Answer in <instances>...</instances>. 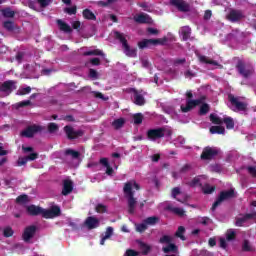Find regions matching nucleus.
Here are the masks:
<instances>
[{"mask_svg":"<svg viewBox=\"0 0 256 256\" xmlns=\"http://www.w3.org/2000/svg\"><path fill=\"white\" fill-rule=\"evenodd\" d=\"M134 21L136 23L145 24V23H150L151 18L147 14H139L134 17Z\"/></svg>","mask_w":256,"mask_h":256,"instance_id":"25","label":"nucleus"},{"mask_svg":"<svg viewBox=\"0 0 256 256\" xmlns=\"http://www.w3.org/2000/svg\"><path fill=\"white\" fill-rule=\"evenodd\" d=\"M137 255H139V253L133 249H128L124 254V256H137Z\"/></svg>","mask_w":256,"mask_h":256,"instance_id":"62","label":"nucleus"},{"mask_svg":"<svg viewBox=\"0 0 256 256\" xmlns=\"http://www.w3.org/2000/svg\"><path fill=\"white\" fill-rule=\"evenodd\" d=\"M100 224L101 222L98 218H95V216L87 217L84 222L85 227H87V229L89 230L97 229V227H99Z\"/></svg>","mask_w":256,"mask_h":256,"instance_id":"16","label":"nucleus"},{"mask_svg":"<svg viewBox=\"0 0 256 256\" xmlns=\"http://www.w3.org/2000/svg\"><path fill=\"white\" fill-rule=\"evenodd\" d=\"M146 135L149 141H157V139H163L165 135H171V130H167V128L165 127H159V128L149 129Z\"/></svg>","mask_w":256,"mask_h":256,"instance_id":"3","label":"nucleus"},{"mask_svg":"<svg viewBox=\"0 0 256 256\" xmlns=\"http://www.w3.org/2000/svg\"><path fill=\"white\" fill-rule=\"evenodd\" d=\"M144 223L146 225H157L159 223V217L157 216H150L144 219Z\"/></svg>","mask_w":256,"mask_h":256,"instance_id":"36","label":"nucleus"},{"mask_svg":"<svg viewBox=\"0 0 256 256\" xmlns=\"http://www.w3.org/2000/svg\"><path fill=\"white\" fill-rule=\"evenodd\" d=\"M27 161H29L27 157L19 158L17 161L18 167H23V165H27Z\"/></svg>","mask_w":256,"mask_h":256,"instance_id":"56","label":"nucleus"},{"mask_svg":"<svg viewBox=\"0 0 256 256\" xmlns=\"http://www.w3.org/2000/svg\"><path fill=\"white\" fill-rule=\"evenodd\" d=\"M233 197H235V190L230 189L226 191H221L218 198L211 207L212 211H215V209H217L223 201H228V199H233Z\"/></svg>","mask_w":256,"mask_h":256,"instance_id":"5","label":"nucleus"},{"mask_svg":"<svg viewBox=\"0 0 256 256\" xmlns=\"http://www.w3.org/2000/svg\"><path fill=\"white\" fill-rule=\"evenodd\" d=\"M211 108L209 107V104L207 103H203L201 106H200V109H199V115H207L209 113V110Z\"/></svg>","mask_w":256,"mask_h":256,"instance_id":"40","label":"nucleus"},{"mask_svg":"<svg viewBox=\"0 0 256 256\" xmlns=\"http://www.w3.org/2000/svg\"><path fill=\"white\" fill-rule=\"evenodd\" d=\"M39 154L38 153H31L30 155L26 156V159H28V161H35V159H38Z\"/></svg>","mask_w":256,"mask_h":256,"instance_id":"61","label":"nucleus"},{"mask_svg":"<svg viewBox=\"0 0 256 256\" xmlns=\"http://www.w3.org/2000/svg\"><path fill=\"white\" fill-rule=\"evenodd\" d=\"M82 15L84 19H87L88 21H97V16H95V13L88 8L83 10Z\"/></svg>","mask_w":256,"mask_h":256,"instance_id":"26","label":"nucleus"},{"mask_svg":"<svg viewBox=\"0 0 256 256\" xmlns=\"http://www.w3.org/2000/svg\"><path fill=\"white\" fill-rule=\"evenodd\" d=\"M35 233H37V226L31 225L27 226L24 229V232L22 234V239L25 243H30L31 240L35 237Z\"/></svg>","mask_w":256,"mask_h":256,"instance_id":"12","label":"nucleus"},{"mask_svg":"<svg viewBox=\"0 0 256 256\" xmlns=\"http://www.w3.org/2000/svg\"><path fill=\"white\" fill-rule=\"evenodd\" d=\"M29 201V196L27 194L20 195L16 198V203H27Z\"/></svg>","mask_w":256,"mask_h":256,"instance_id":"48","label":"nucleus"},{"mask_svg":"<svg viewBox=\"0 0 256 256\" xmlns=\"http://www.w3.org/2000/svg\"><path fill=\"white\" fill-rule=\"evenodd\" d=\"M129 93H133L135 105H138L139 107H143V105H145V97H143V94H141L139 90L130 88Z\"/></svg>","mask_w":256,"mask_h":256,"instance_id":"15","label":"nucleus"},{"mask_svg":"<svg viewBox=\"0 0 256 256\" xmlns=\"http://www.w3.org/2000/svg\"><path fill=\"white\" fill-rule=\"evenodd\" d=\"M159 243H161L162 245H164L166 243V245H169V243H173V238H171V236L169 235H164L159 239Z\"/></svg>","mask_w":256,"mask_h":256,"instance_id":"42","label":"nucleus"},{"mask_svg":"<svg viewBox=\"0 0 256 256\" xmlns=\"http://www.w3.org/2000/svg\"><path fill=\"white\" fill-rule=\"evenodd\" d=\"M198 59H199V62H200V63H205L206 65H214V66L219 65V62H218V61L209 60V58H207V56L200 55V56L198 57Z\"/></svg>","mask_w":256,"mask_h":256,"instance_id":"32","label":"nucleus"},{"mask_svg":"<svg viewBox=\"0 0 256 256\" xmlns=\"http://www.w3.org/2000/svg\"><path fill=\"white\" fill-rule=\"evenodd\" d=\"M219 153H221V150H219V148L207 146L203 149L200 155V159L202 161H211L212 159H215V157H217Z\"/></svg>","mask_w":256,"mask_h":256,"instance_id":"7","label":"nucleus"},{"mask_svg":"<svg viewBox=\"0 0 256 256\" xmlns=\"http://www.w3.org/2000/svg\"><path fill=\"white\" fill-rule=\"evenodd\" d=\"M1 13L6 19H13V17H15V11L11 10L9 7L1 9Z\"/></svg>","mask_w":256,"mask_h":256,"instance_id":"29","label":"nucleus"},{"mask_svg":"<svg viewBox=\"0 0 256 256\" xmlns=\"http://www.w3.org/2000/svg\"><path fill=\"white\" fill-rule=\"evenodd\" d=\"M30 105H32L31 100H24V101L18 102L16 104V108L21 109L23 107H29Z\"/></svg>","mask_w":256,"mask_h":256,"instance_id":"47","label":"nucleus"},{"mask_svg":"<svg viewBox=\"0 0 256 256\" xmlns=\"http://www.w3.org/2000/svg\"><path fill=\"white\" fill-rule=\"evenodd\" d=\"M167 210L171 211V213H174L175 215H178V217H183L185 215V210H183V208L167 206Z\"/></svg>","mask_w":256,"mask_h":256,"instance_id":"30","label":"nucleus"},{"mask_svg":"<svg viewBox=\"0 0 256 256\" xmlns=\"http://www.w3.org/2000/svg\"><path fill=\"white\" fill-rule=\"evenodd\" d=\"M123 125H125L124 118H119L112 122V127H114V129H121V127H123Z\"/></svg>","mask_w":256,"mask_h":256,"instance_id":"38","label":"nucleus"},{"mask_svg":"<svg viewBox=\"0 0 256 256\" xmlns=\"http://www.w3.org/2000/svg\"><path fill=\"white\" fill-rule=\"evenodd\" d=\"M247 171L251 175V177H254L256 179V167L255 166H248Z\"/></svg>","mask_w":256,"mask_h":256,"instance_id":"54","label":"nucleus"},{"mask_svg":"<svg viewBox=\"0 0 256 256\" xmlns=\"http://www.w3.org/2000/svg\"><path fill=\"white\" fill-rule=\"evenodd\" d=\"M64 155L72 157V159H79L81 157V152L77 150H73L71 148H67L64 151Z\"/></svg>","mask_w":256,"mask_h":256,"instance_id":"27","label":"nucleus"},{"mask_svg":"<svg viewBox=\"0 0 256 256\" xmlns=\"http://www.w3.org/2000/svg\"><path fill=\"white\" fill-rule=\"evenodd\" d=\"M180 35L182 37V41H189V39H191V27L189 26L181 27Z\"/></svg>","mask_w":256,"mask_h":256,"instance_id":"20","label":"nucleus"},{"mask_svg":"<svg viewBox=\"0 0 256 256\" xmlns=\"http://www.w3.org/2000/svg\"><path fill=\"white\" fill-rule=\"evenodd\" d=\"M171 195L173 199H176V201H179V203H183V200L177 198L178 195H181V188L180 187H175L172 189Z\"/></svg>","mask_w":256,"mask_h":256,"instance_id":"39","label":"nucleus"},{"mask_svg":"<svg viewBox=\"0 0 256 256\" xmlns=\"http://www.w3.org/2000/svg\"><path fill=\"white\" fill-rule=\"evenodd\" d=\"M211 135H225V127L223 126H212L210 127Z\"/></svg>","mask_w":256,"mask_h":256,"instance_id":"28","label":"nucleus"},{"mask_svg":"<svg viewBox=\"0 0 256 256\" xmlns=\"http://www.w3.org/2000/svg\"><path fill=\"white\" fill-rule=\"evenodd\" d=\"M242 251H245V252L253 251V248L251 247L249 240H244L242 244Z\"/></svg>","mask_w":256,"mask_h":256,"instance_id":"49","label":"nucleus"},{"mask_svg":"<svg viewBox=\"0 0 256 256\" xmlns=\"http://www.w3.org/2000/svg\"><path fill=\"white\" fill-rule=\"evenodd\" d=\"M137 243L142 255H149L151 252V246L141 240H138Z\"/></svg>","mask_w":256,"mask_h":256,"instance_id":"23","label":"nucleus"},{"mask_svg":"<svg viewBox=\"0 0 256 256\" xmlns=\"http://www.w3.org/2000/svg\"><path fill=\"white\" fill-rule=\"evenodd\" d=\"M223 123H225L226 129H229V130L235 129V121L231 117L229 116L224 117Z\"/></svg>","mask_w":256,"mask_h":256,"instance_id":"34","label":"nucleus"},{"mask_svg":"<svg viewBox=\"0 0 256 256\" xmlns=\"http://www.w3.org/2000/svg\"><path fill=\"white\" fill-rule=\"evenodd\" d=\"M251 219H256V212L244 214L241 218H236L235 225L236 227H243V223H247V221Z\"/></svg>","mask_w":256,"mask_h":256,"instance_id":"17","label":"nucleus"},{"mask_svg":"<svg viewBox=\"0 0 256 256\" xmlns=\"http://www.w3.org/2000/svg\"><path fill=\"white\" fill-rule=\"evenodd\" d=\"M3 27L9 32H13L14 29H17V25H15V22L11 20L4 21Z\"/></svg>","mask_w":256,"mask_h":256,"instance_id":"33","label":"nucleus"},{"mask_svg":"<svg viewBox=\"0 0 256 256\" xmlns=\"http://www.w3.org/2000/svg\"><path fill=\"white\" fill-rule=\"evenodd\" d=\"M27 213L32 217H37V215H42L44 219H55L61 215V208L57 205L52 206L50 209L46 210L39 206L30 205L26 208Z\"/></svg>","mask_w":256,"mask_h":256,"instance_id":"2","label":"nucleus"},{"mask_svg":"<svg viewBox=\"0 0 256 256\" xmlns=\"http://www.w3.org/2000/svg\"><path fill=\"white\" fill-rule=\"evenodd\" d=\"M63 131L68 141H75V139H79L80 137H83V135H85V132L83 130H75V128H73V126L71 125L64 126Z\"/></svg>","mask_w":256,"mask_h":256,"instance_id":"6","label":"nucleus"},{"mask_svg":"<svg viewBox=\"0 0 256 256\" xmlns=\"http://www.w3.org/2000/svg\"><path fill=\"white\" fill-rule=\"evenodd\" d=\"M98 73H97V70L95 69H90L89 70V77H91V79H97L98 77Z\"/></svg>","mask_w":256,"mask_h":256,"instance_id":"63","label":"nucleus"},{"mask_svg":"<svg viewBox=\"0 0 256 256\" xmlns=\"http://www.w3.org/2000/svg\"><path fill=\"white\" fill-rule=\"evenodd\" d=\"M163 253H179V247L177 245L170 242L166 246L162 247Z\"/></svg>","mask_w":256,"mask_h":256,"instance_id":"24","label":"nucleus"},{"mask_svg":"<svg viewBox=\"0 0 256 256\" xmlns=\"http://www.w3.org/2000/svg\"><path fill=\"white\" fill-rule=\"evenodd\" d=\"M43 131V126L39 125H31L28 126L25 130L21 132L22 137H27L28 139H31L35 136L36 133H41Z\"/></svg>","mask_w":256,"mask_h":256,"instance_id":"11","label":"nucleus"},{"mask_svg":"<svg viewBox=\"0 0 256 256\" xmlns=\"http://www.w3.org/2000/svg\"><path fill=\"white\" fill-rule=\"evenodd\" d=\"M228 101L236 107L237 111H247V103L239 101V98L233 96V94L228 95Z\"/></svg>","mask_w":256,"mask_h":256,"instance_id":"13","label":"nucleus"},{"mask_svg":"<svg viewBox=\"0 0 256 256\" xmlns=\"http://www.w3.org/2000/svg\"><path fill=\"white\" fill-rule=\"evenodd\" d=\"M113 235V227L109 226L107 229H106V232H105V239H110V237Z\"/></svg>","mask_w":256,"mask_h":256,"instance_id":"58","label":"nucleus"},{"mask_svg":"<svg viewBox=\"0 0 256 256\" xmlns=\"http://www.w3.org/2000/svg\"><path fill=\"white\" fill-rule=\"evenodd\" d=\"M175 237L181 239V241H185V228L183 226H179L177 231L175 232Z\"/></svg>","mask_w":256,"mask_h":256,"instance_id":"37","label":"nucleus"},{"mask_svg":"<svg viewBox=\"0 0 256 256\" xmlns=\"http://www.w3.org/2000/svg\"><path fill=\"white\" fill-rule=\"evenodd\" d=\"M210 171H212V173H221L222 171L221 165L219 164L210 165Z\"/></svg>","mask_w":256,"mask_h":256,"instance_id":"51","label":"nucleus"},{"mask_svg":"<svg viewBox=\"0 0 256 256\" xmlns=\"http://www.w3.org/2000/svg\"><path fill=\"white\" fill-rule=\"evenodd\" d=\"M203 101H205V96H202L200 99L196 100H186V105H181L180 109L182 113H189V111H193V109L198 107V105H202Z\"/></svg>","mask_w":256,"mask_h":256,"instance_id":"9","label":"nucleus"},{"mask_svg":"<svg viewBox=\"0 0 256 256\" xmlns=\"http://www.w3.org/2000/svg\"><path fill=\"white\" fill-rule=\"evenodd\" d=\"M17 82L15 80H7L0 86L1 93H13L17 89Z\"/></svg>","mask_w":256,"mask_h":256,"instance_id":"14","label":"nucleus"},{"mask_svg":"<svg viewBox=\"0 0 256 256\" xmlns=\"http://www.w3.org/2000/svg\"><path fill=\"white\" fill-rule=\"evenodd\" d=\"M114 36H115V39L120 41V43L122 44V47H125L126 45H129V43L127 42V38H125L123 33L119 32V31H116V32H114Z\"/></svg>","mask_w":256,"mask_h":256,"instance_id":"31","label":"nucleus"},{"mask_svg":"<svg viewBox=\"0 0 256 256\" xmlns=\"http://www.w3.org/2000/svg\"><path fill=\"white\" fill-rule=\"evenodd\" d=\"M148 229V226L147 224L145 223V220L143 221V223H140L136 226V231L138 233H145V231H147Z\"/></svg>","mask_w":256,"mask_h":256,"instance_id":"43","label":"nucleus"},{"mask_svg":"<svg viewBox=\"0 0 256 256\" xmlns=\"http://www.w3.org/2000/svg\"><path fill=\"white\" fill-rule=\"evenodd\" d=\"M13 228L11 227H6L3 231L4 237H13Z\"/></svg>","mask_w":256,"mask_h":256,"instance_id":"53","label":"nucleus"},{"mask_svg":"<svg viewBox=\"0 0 256 256\" xmlns=\"http://www.w3.org/2000/svg\"><path fill=\"white\" fill-rule=\"evenodd\" d=\"M197 185H200L201 187V179L195 177L191 182H190V187H197Z\"/></svg>","mask_w":256,"mask_h":256,"instance_id":"57","label":"nucleus"},{"mask_svg":"<svg viewBox=\"0 0 256 256\" xmlns=\"http://www.w3.org/2000/svg\"><path fill=\"white\" fill-rule=\"evenodd\" d=\"M90 63H91V65H94L95 67H99V65H101V59L91 58Z\"/></svg>","mask_w":256,"mask_h":256,"instance_id":"60","label":"nucleus"},{"mask_svg":"<svg viewBox=\"0 0 256 256\" xmlns=\"http://www.w3.org/2000/svg\"><path fill=\"white\" fill-rule=\"evenodd\" d=\"M57 25L59 29L63 31V33H68L69 35L70 33H73V28H71V26L67 24L65 21L57 20Z\"/></svg>","mask_w":256,"mask_h":256,"instance_id":"21","label":"nucleus"},{"mask_svg":"<svg viewBox=\"0 0 256 256\" xmlns=\"http://www.w3.org/2000/svg\"><path fill=\"white\" fill-rule=\"evenodd\" d=\"M236 69L239 75H241V77H243L244 79H249V77H251V75L255 73V68H253V66L247 67L243 60H238L236 64Z\"/></svg>","mask_w":256,"mask_h":256,"instance_id":"4","label":"nucleus"},{"mask_svg":"<svg viewBox=\"0 0 256 256\" xmlns=\"http://www.w3.org/2000/svg\"><path fill=\"white\" fill-rule=\"evenodd\" d=\"M38 3L42 9H45V7L51 4V0H38Z\"/></svg>","mask_w":256,"mask_h":256,"instance_id":"55","label":"nucleus"},{"mask_svg":"<svg viewBox=\"0 0 256 256\" xmlns=\"http://www.w3.org/2000/svg\"><path fill=\"white\" fill-rule=\"evenodd\" d=\"M96 213H107V206L103 204H97Z\"/></svg>","mask_w":256,"mask_h":256,"instance_id":"52","label":"nucleus"},{"mask_svg":"<svg viewBox=\"0 0 256 256\" xmlns=\"http://www.w3.org/2000/svg\"><path fill=\"white\" fill-rule=\"evenodd\" d=\"M133 121H134V125H141V123H143V114L142 113L134 114Z\"/></svg>","mask_w":256,"mask_h":256,"instance_id":"41","label":"nucleus"},{"mask_svg":"<svg viewBox=\"0 0 256 256\" xmlns=\"http://www.w3.org/2000/svg\"><path fill=\"white\" fill-rule=\"evenodd\" d=\"M245 17L241 10H231L228 14V20L232 23H237V21H241Z\"/></svg>","mask_w":256,"mask_h":256,"instance_id":"18","label":"nucleus"},{"mask_svg":"<svg viewBox=\"0 0 256 256\" xmlns=\"http://www.w3.org/2000/svg\"><path fill=\"white\" fill-rule=\"evenodd\" d=\"M237 234H235V231H230L226 234L227 241H233L235 239Z\"/></svg>","mask_w":256,"mask_h":256,"instance_id":"59","label":"nucleus"},{"mask_svg":"<svg viewBox=\"0 0 256 256\" xmlns=\"http://www.w3.org/2000/svg\"><path fill=\"white\" fill-rule=\"evenodd\" d=\"M122 49L126 57H137V48H131V46L127 44L126 46H123Z\"/></svg>","mask_w":256,"mask_h":256,"instance_id":"22","label":"nucleus"},{"mask_svg":"<svg viewBox=\"0 0 256 256\" xmlns=\"http://www.w3.org/2000/svg\"><path fill=\"white\" fill-rule=\"evenodd\" d=\"M56 131H59V125L55 122H51L48 124V132L49 133H55Z\"/></svg>","mask_w":256,"mask_h":256,"instance_id":"44","label":"nucleus"},{"mask_svg":"<svg viewBox=\"0 0 256 256\" xmlns=\"http://www.w3.org/2000/svg\"><path fill=\"white\" fill-rule=\"evenodd\" d=\"M29 93H31V86L19 89L16 95L23 96V95H29Z\"/></svg>","mask_w":256,"mask_h":256,"instance_id":"45","label":"nucleus"},{"mask_svg":"<svg viewBox=\"0 0 256 256\" xmlns=\"http://www.w3.org/2000/svg\"><path fill=\"white\" fill-rule=\"evenodd\" d=\"M167 42V37L158 38V39H143L138 42L139 49H147V47H151V45H165Z\"/></svg>","mask_w":256,"mask_h":256,"instance_id":"8","label":"nucleus"},{"mask_svg":"<svg viewBox=\"0 0 256 256\" xmlns=\"http://www.w3.org/2000/svg\"><path fill=\"white\" fill-rule=\"evenodd\" d=\"M170 5L176 7L181 13H189L191 11V5L185 0H170Z\"/></svg>","mask_w":256,"mask_h":256,"instance_id":"10","label":"nucleus"},{"mask_svg":"<svg viewBox=\"0 0 256 256\" xmlns=\"http://www.w3.org/2000/svg\"><path fill=\"white\" fill-rule=\"evenodd\" d=\"M202 191H203L204 195H211V193H213L215 191V187L209 186V185H205L202 188Z\"/></svg>","mask_w":256,"mask_h":256,"instance_id":"46","label":"nucleus"},{"mask_svg":"<svg viewBox=\"0 0 256 256\" xmlns=\"http://www.w3.org/2000/svg\"><path fill=\"white\" fill-rule=\"evenodd\" d=\"M210 121L213 125H223V119L217 116V114H210Z\"/></svg>","mask_w":256,"mask_h":256,"instance_id":"35","label":"nucleus"},{"mask_svg":"<svg viewBox=\"0 0 256 256\" xmlns=\"http://www.w3.org/2000/svg\"><path fill=\"white\" fill-rule=\"evenodd\" d=\"M71 193H73V181L69 179L63 180L62 195L67 197V195H71Z\"/></svg>","mask_w":256,"mask_h":256,"instance_id":"19","label":"nucleus"},{"mask_svg":"<svg viewBox=\"0 0 256 256\" xmlns=\"http://www.w3.org/2000/svg\"><path fill=\"white\" fill-rule=\"evenodd\" d=\"M64 13H67L68 15H77V6L65 8Z\"/></svg>","mask_w":256,"mask_h":256,"instance_id":"50","label":"nucleus"},{"mask_svg":"<svg viewBox=\"0 0 256 256\" xmlns=\"http://www.w3.org/2000/svg\"><path fill=\"white\" fill-rule=\"evenodd\" d=\"M191 171V165L186 164L180 169V173H189Z\"/></svg>","mask_w":256,"mask_h":256,"instance_id":"64","label":"nucleus"},{"mask_svg":"<svg viewBox=\"0 0 256 256\" xmlns=\"http://www.w3.org/2000/svg\"><path fill=\"white\" fill-rule=\"evenodd\" d=\"M136 189V191H139L141 189V186L135 181L131 180L124 184L123 192L125 197L128 200V213L130 215H133L135 213V206L137 205V199L135 198V192L133 191Z\"/></svg>","mask_w":256,"mask_h":256,"instance_id":"1","label":"nucleus"}]
</instances>
